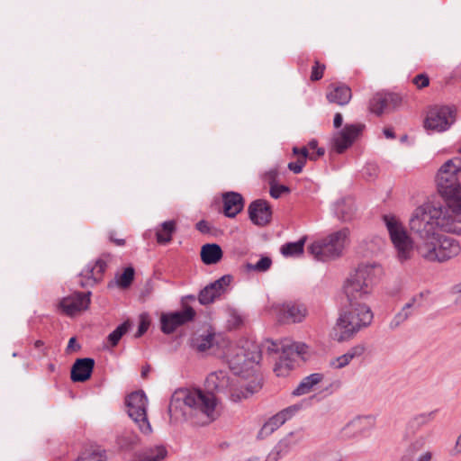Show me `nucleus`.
Here are the masks:
<instances>
[{
  "instance_id": "obj_1",
  "label": "nucleus",
  "mask_w": 461,
  "mask_h": 461,
  "mask_svg": "<svg viewBox=\"0 0 461 461\" xmlns=\"http://www.w3.org/2000/svg\"><path fill=\"white\" fill-rule=\"evenodd\" d=\"M207 392L196 388H180L174 392L168 405L171 418L199 416L201 424H208L218 417L217 399L213 392L225 393L230 387L227 372L220 370L211 373L205 380Z\"/></svg>"
},
{
  "instance_id": "obj_2",
  "label": "nucleus",
  "mask_w": 461,
  "mask_h": 461,
  "mask_svg": "<svg viewBox=\"0 0 461 461\" xmlns=\"http://www.w3.org/2000/svg\"><path fill=\"white\" fill-rule=\"evenodd\" d=\"M446 206L424 203L417 207L411 218L433 227L436 231L461 234V198L446 199Z\"/></svg>"
},
{
  "instance_id": "obj_3",
  "label": "nucleus",
  "mask_w": 461,
  "mask_h": 461,
  "mask_svg": "<svg viewBox=\"0 0 461 461\" xmlns=\"http://www.w3.org/2000/svg\"><path fill=\"white\" fill-rule=\"evenodd\" d=\"M348 309L342 312L332 330V338L338 342L353 339L361 330L371 325L374 314L364 302H348Z\"/></svg>"
},
{
  "instance_id": "obj_4",
  "label": "nucleus",
  "mask_w": 461,
  "mask_h": 461,
  "mask_svg": "<svg viewBox=\"0 0 461 461\" xmlns=\"http://www.w3.org/2000/svg\"><path fill=\"white\" fill-rule=\"evenodd\" d=\"M226 357L230 368L235 374H240L259 363L261 351L259 345L256 342L249 339H241L228 348Z\"/></svg>"
},
{
  "instance_id": "obj_5",
  "label": "nucleus",
  "mask_w": 461,
  "mask_h": 461,
  "mask_svg": "<svg viewBox=\"0 0 461 461\" xmlns=\"http://www.w3.org/2000/svg\"><path fill=\"white\" fill-rule=\"evenodd\" d=\"M461 148L458 156L446 161L437 175L439 193L446 199L461 198Z\"/></svg>"
},
{
  "instance_id": "obj_6",
  "label": "nucleus",
  "mask_w": 461,
  "mask_h": 461,
  "mask_svg": "<svg viewBox=\"0 0 461 461\" xmlns=\"http://www.w3.org/2000/svg\"><path fill=\"white\" fill-rule=\"evenodd\" d=\"M349 230L343 228L325 238L314 240L308 247V252L319 261L335 259L342 255L348 241Z\"/></svg>"
},
{
  "instance_id": "obj_7",
  "label": "nucleus",
  "mask_w": 461,
  "mask_h": 461,
  "mask_svg": "<svg viewBox=\"0 0 461 461\" xmlns=\"http://www.w3.org/2000/svg\"><path fill=\"white\" fill-rule=\"evenodd\" d=\"M375 266L362 265L348 279L344 290L348 302H361L372 292L375 282Z\"/></svg>"
},
{
  "instance_id": "obj_8",
  "label": "nucleus",
  "mask_w": 461,
  "mask_h": 461,
  "mask_svg": "<svg viewBox=\"0 0 461 461\" xmlns=\"http://www.w3.org/2000/svg\"><path fill=\"white\" fill-rule=\"evenodd\" d=\"M383 221L387 229L390 240L395 249L396 257L402 263L411 258L413 241L400 220L393 214L383 216Z\"/></svg>"
},
{
  "instance_id": "obj_9",
  "label": "nucleus",
  "mask_w": 461,
  "mask_h": 461,
  "mask_svg": "<svg viewBox=\"0 0 461 461\" xmlns=\"http://www.w3.org/2000/svg\"><path fill=\"white\" fill-rule=\"evenodd\" d=\"M307 346L304 343L294 342L290 339H284L277 345L271 342L268 349L274 352L281 350L280 359L276 363L274 372L277 376H285L293 367L295 356H303L307 352Z\"/></svg>"
},
{
  "instance_id": "obj_10",
  "label": "nucleus",
  "mask_w": 461,
  "mask_h": 461,
  "mask_svg": "<svg viewBox=\"0 0 461 461\" xmlns=\"http://www.w3.org/2000/svg\"><path fill=\"white\" fill-rule=\"evenodd\" d=\"M409 225L411 231L418 238L416 250L423 259L427 261L423 249H430L432 253L439 254L441 234L438 231L434 230L428 222L423 223L411 218H410Z\"/></svg>"
},
{
  "instance_id": "obj_11",
  "label": "nucleus",
  "mask_w": 461,
  "mask_h": 461,
  "mask_svg": "<svg viewBox=\"0 0 461 461\" xmlns=\"http://www.w3.org/2000/svg\"><path fill=\"white\" fill-rule=\"evenodd\" d=\"M129 417L138 425L141 432H151V426L147 416L148 398L143 391L130 393L125 399Z\"/></svg>"
},
{
  "instance_id": "obj_12",
  "label": "nucleus",
  "mask_w": 461,
  "mask_h": 461,
  "mask_svg": "<svg viewBox=\"0 0 461 461\" xmlns=\"http://www.w3.org/2000/svg\"><path fill=\"white\" fill-rule=\"evenodd\" d=\"M456 114L457 109L455 105H436L428 111L424 127L436 132L446 131L455 123Z\"/></svg>"
},
{
  "instance_id": "obj_13",
  "label": "nucleus",
  "mask_w": 461,
  "mask_h": 461,
  "mask_svg": "<svg viewBox=\"0 0 461 461\" xmlns=\"http://www.w3.org/2000/svg\"><path fill=\"white\" fill-rule=\"evenodd\" d=\"M91 294V292H74L60 300L59 308L64 314L74 316L77 312L88 309Z\"/></svg>"
},
{
  "instance_id": "obj_14",
  "label": "nucleus",
  "mask_w": 461,
  "mask_h": 461,
  "mask_svg": "<svg viewBox=\"0 0 461 461\" xmlns=\"http://www.w3.org/2000/svg\"><path fill=\"white\" fill-rule=\"evenodd\" d=\"M364 129L365 125L363 123L346 124L333 138V148L336 152L341 154L348 149L359 137Z\"/></svg>"
},
{
  "instance_id": "obj_15",
  "label": "nucleus",
  "mask_w": 461,
  "mask_h": 461,
  "mask_svg": "<svg viewBox=\"0 0 461 461\" xmlns=\"http://www.w3.org/2000/svg\"><path fill=\"white\" fill-rule=\"evenodd\" d=\"M195 312L192 307H186L183 311L163 313L160 317L161 330L165 334L173 333L176 328L192 321Z\"/></svg>"
},
{
  "instance_id": "obj_16",
  "label": "nucleus",
  "mask_w": 461,
  "mask_h": 461,
  "mask_svg": "<svg viewBox=\"0 0 461 461\" xmlns=\"http://www.w3.org/2000/svg\"><path fill=\"white\" fill-rule=\"evenodd\" d=\"M402 103L398 94L389 92H378L369 101V109L373 113L381 115L396 109Z\"/></svg>"
},
{
  "instance_id": "obj_17",
  "label": "nucleus",
  "mask_w": 461,
  "mask_h": 461,
  "mask_svg": "<svg viewBox=\"0 0 461 461\" xmlns=\"http://www.w3.org/2000/svg\"><path fill=\"white\" fill-rule=\"evenodd\" d=\"M423 251L427 261L441 263L456 257L460 253L461 248L456 240L441 235L439 254H434L430 249H423Z\"/></svg>"
},
{
  "instance_id": "obj_18",
  "label": "nucleus",
  "mask_w": 461,
  "mask_h": 461,
  "mask_svg": "<svg viewBox=\"0 0 461 461\" xmlns=\"http://www.w3.org/2000/svg\"><path fill=\"white\" fill-rule=\"evenodd\" d=\"M232 280L230 275L222 276L218 280L206 285L198 295V301L203 305H207L219 299L227 290Z\"/></svg>"
},
{
  "instance_id": "obj_19",
  "label": "nucleus",
  "mask_w": 461,
  "mask_h": 461,
  "mask_svg": "<svg viewBox=\"0 0 461 461\" xmlns=\"http://www.w3.org/2000/svg\"><path fill=\"white\" fill-rule=\"evenodd\" d=\"M106 267L107 264L102 258H98L95 261L89 262L79 274L80 285L82 287L94 286L95 285L102 281Z\"/></svg>"
},
{
  "instance_id": "obj_20",
  "label": "nucleus",
  "mask_w": 461,
  "mask_h": 461,
  "mask_svg": "<svg viewBox=\"0 0 461 461\" xmlns=\"http://www.w3.org/2000/svg\"><path fill=\"white\" fill-rule=\"evenodd\" d=\"M374 426L375 418L373 416H357L341 429V437L349 439L363 436Z\"/></svg>"
},
{
  "instance_id": "obj_21",
  "label": "nucleus",
  "mask_w": 461,
  "mask_h": 461,
  "mask_svg": "<svg viewBox=\"0 0 461 461\" xmlns=\"http://www.w3.org/2000/svg\"><path fill=\"white\" fill-rule=\"evenodd\" d=\"M307 314L306 305L300 302H286L279 308L280 318L289 323L302 322Z\"/></svg>"
},
{
  "instance_id": "obj_22",
  "label": "nucleus",
  "mask_w": 461,
  "mask_h": 461,
  "mask_svg": "<svg viewBox=\"0 0 461 461\" xmlns=\"http://www.w3.org/2000/svg\"><path fill=\"white\" fill-rule=\"evenodd\" d=\"M250 221L258 226H265L271 221L272 211L267 201L258 199L253 201L248 208Z\"/></svg>"
},
{
  "instance_id": "obj_23",
  "label": "nucleus",
  "mask_w": 461,
  "mask_h": 461,
  "mask_svg": "<svg viewBox=\"0 0 461 461\" xmlns=\"http://www.w3.org/2000/svg\"><path fill=\"white\" fill-rule=\"evenodd\" d=\"M223 213L226 217L234 218L244 207V199L237 192H227L222 194Z\"/></svg>"
},
{
  "instance_id": "obj_24",
  "label": "nucleus",
  "mask_w": 461,
  "mask_h": 461,
  "mask_svg": "<svg viewBox=\"0 0 461 461\" xmlns=\"http://www.w3.org/2000/svg\"><path fill=\"white\" fill-rule=\"evenodd\" d=\"M95 366V360L90 357L77 359L71 368V380L73 382H85L90 378Z\"/></svg>"
},
{
  "instance_id": "obj_25",
  "label": "nucleus",
  "mask_w": 461,
  "mask_h": 461,
  "mask_svg": "<svg viewBox=\"0 0 461 461\" xmlns=\"http://www.w3.org/2000/svg\"><path fill=\"white\" fill-rule=\"evenodd\" d=\"M328 101L340 106L348 104L352 98L351 88L346 85H331L326 94Z\"/></svg>"
},
{
  "instance_id": "obj_26",
  "label": "nucleus",
  "mask_w": 461,
  "mask_h": 461,
  "mask_svg": "<svg viewBox=\"0 0 461 461\" xmlns=\"http://www.w3.org/2000/svg\"><path fill=\"white\" fill-rule=\"evenodd\" d=\"M421 299L422 294L411 297V299L402 307V309L394 315L389 323V328L391 330H395L406 320H408V318L411 315V309L414 307H420Z\"/></svg>"
},
{
  "instance_id": "obj_27",
  "label": "nucleus",
  "mask_w": 461,
  "mask_h": 461,
  "mask_svg": "<svg viewBox=\"0 0 461 461\" xmlns=\"http://www.w3.org/2000/svg\"><path fill=\"white\" fill-rule=\"evenodd\" d=\"M333 212L340 221H350L355 214L354 201L351 198L339 199L334 203Z\"/></svg>"
},
{
  "instance_id": "obj_28",
  "label": "nucleus",
  "mask_w": 461,
  "mask_h": 461,
  "mask_svg": "<svg viewBox=\"0 0 461 461\" xmlns=\"http://www.w3.org/2000/svg\"><path fill=\"white\" fill-rule=\"evenodd\" d=\"M323 380V375L321 373H313L305 376L297 387L293 391L294 396H301L312 392L313 387Z\"/></svg>"
},
{
  "instance_id": "obj_29",
  "label": "nucleus",
  "mask_w": 461,
  "mask_h": 461,
  "mask_svg": "<svg viewBox=\"0 0 461 461\" xmlns=\"http://www.w3.org/2000/svg\"><path fill=\"white\" fill-rule=\"evenodd\" d=\"M221 258L222 249L218 244H204L201 249V259L205 265L216 264Z\"/></svg>"
},
{
  "instance_id": "obj_30",
  "label": "nucleus",
  "mask_w": 461,
  "mask_h": 461,
  "mask_svg": "<svg viewBox=\"0 0 461 461\" xmlns=\"http://www.w3.org/2000/svg\"><path fill=\"white\" fill-rule=\"evenodd\" d=\"M285 422V418L277 412L271 418H269L262 426L260 430L258 433V439H264L269 435H271L274 431H276L278 428H280Z\"/></svg>"
},
{
  "instance_id": "obj_31",
  "label": "nucleus",
  "mask_w": 461,
  "mask_h": 461,
  "mask_svg": "<svg viewBox=\"0 0 461 461\" xmlns=\"http://www.w3.org/2000/svg\"><path fill=\"white\" fill-rule=\"evenodd\" d=\"M176 230L175 221H166L160 224L156 231V240L158 244H167L172 240V236Z\"/></svg>"
},
{
  "instance_id": "obj_32",
  "label": "nucleus",
  "mask_w": 461,
  "mask_h": 461,
  "mask_svg": "<svg viewBox=\"0 0 461 461\" xmlns=\"http://www.w3.org/2000/svg\"><path fill=\"white\" fill-rule=\"evenodd\" d=\"M215 342V334L208 331L206 334L194 336L191 339V346L198 352H205L211 348Z\"/></svg>"
},
{
  "instance_id": "obj_33",
  "label": "nucleus",
  "mask_w": 461,
  "mask_h": 461,
  "mask_svg": "<svg viewBox=\"0 0 461 461\" xmlns=\"http://www.w3.org/2000/svg\"><path fill=\"white\" fill-rule=\"evenodd\" d=\"M436 413L437 411H432L415 415L408 423L409 429L413 432L420 430L422 427L433 421Z\"/></svg>"
},
{
  "instance_id": "obj_34",
  "label": "nucleus",
  "mask_w": 461,
  "mask_h": 461,
  "mask_svg": "<svg viewBox=\"0 0 461 461\" xmlns=\"http://www.w3.org/2000/svg\"><path fill=\"white\" fill-rule=\"evenodd\" d=\"M305 241L306 237H303L295 242H287L281 247L280 252L286 258L300 256L303 253Z\"/></svg>"
},
{
  "instance_id": "obj_35",
  "label": "nucleus",
  "mask_w": 461,
  "mask_h": 461,
  "mask_svg": "<svg viewBox=\"0 0 461 461\" xmlns=\"http://www.w3.org/2000/svg\"><path fill=\"white\" fill-rule=\"evenodd\" d=\"M300 438L294 432L288 433L285 437L280 439L275 447L285 456L294 447L298 444Z\"/></svg>"
},
{
  "instance_id": "obj_36",
  "label": "nucleus",
  "mask_w": 461,
  "mask_h": 461,
  "mask_svg": "<svg viewBox=\"0 0 461 461\" xmlns=\"http://www.w3.org/2000/svg\"><path fill=\"white\" fill-rule=\"evenodd\" d=\"M131 323L129 321H126L120 324L113 331H112L108 337L107 341L109 342L112 348H114L118 345L122 337L128 332L130 330Z\"/></svg>"
},
{
  "instance_id": "obj_37",
  "label": "nucleus",
  "mask_w": 461,
  "mask_h": 461,
  "mask_svg": "<svg viewBox=\"0 0 461 461\" xmlns=\"http://www.w3.org/2000/svg\"><path fill=\"white\" fill-rule=\"evenodd\" d=\"M276 176V171H270V172L267 173V179L269 180V182L271 184L270 195L273 198L277 199L282 195V194L289 193L290 190L286 185L273 184L272 182L275 180Z\"/></svg>"
},
{
  "instance_id": "obj_38",
  "label": "nucleus",
  "mask_w": 461,
  "mask_h": 461,
  "mask_svg": "<svg viewBox=\"0 0 461 461\" xmlns=\"http://www.w3.org/2000/svg\"><path fill=\"white\" fill-rule=\"evenodd\" d=\"M272 266V259L267 256H263L256 264L247 263L246 269L249 271H255L258 273H265L270 269Z\"/></svg>"
},
{
  "instance_id": "obj_39",
  "label": "nucleus",
  "mask_w": 461,
  "mask_h": 461,
  "mask_svg": "<svg viewBox=\"0 0 461 461\" xmlns=\"http://www.w3.org/2000/svg\"><path fill=\"white\" fill-rule=\"evenodd\" d=\"M139 438L133 433H125L117 438V443L122 449H130L137 445Z\"/></svg>"
},
{
  "instance_id": "obj_40",
  "label": "nucleus",
  "mask_w": 461,
  "mask_h": 461,
  "mask_svg": "<svg viewBox=\"0 0 461 461\" xmlns=\"http://www.w3.org/2000/svg\"><path fill=\"white\" fill-rule=\"evenodd\" d=\"M134 269L131 267H126L124 271L117 277V284L122 288L130 286L134 278Z\"/></svg>"
},
{
  "instance_id": "obj_41",
  "label": "nucleus",
  "mask_w": 461,
  "mask_h": 461,
  "mask_svg": "<svg viewBox=\"0 0 461 461\" xmlns=\"http://www.w3.org/2000/svg\"><path fill=\"white\" fill-rule=\"evenodd\" d=\"M303 408V404H294L291 406H288L282 411H280V414L283 416V418H285V421L290 420L293 416H294L301 409Z\"/></svg>"
},
{
  "instance_id": "obj_42",
  "label": "nucleus",
  "mask_w": 461,
  "mask_h": 461,
  "mask_svg": "<svg viewBox=\"0 0 461 461\" xmlns=\"http://www.w3.org/2000/svg\"><path fill=\"white\" fill-rule=\"evenodd\" d=\"M309 461H337V458L332 452H317L309 458Z\"/></svg>"
},
{
  "instance_id": "obj_43",
  "label": "nucleus",
  "mask_w": 461,
  "mask_h": 461,
  "mask_svg": "<svg viewBox=\"0 0 461 461\" xmlns=\"http://www.w3.org/2000/svg\"><path fill=\"white\" fill-rule=\"evenodd\" d=\"M325 69V66L321 64L319 61H315L314 66L312 68L311 79L312 81H317L321 79L323 76V72Z\"/></svg>"
},
{
  "instance_id": "obj_44",
  "label": "nucleus",
  "mask_w": 461,
  "mask_h": 461,
  "mask_svg": "<svg viewBox=\"0 0 461 461\" xmlns=\"http://www.w3.org/2000/svg\"><path fill=\"white\" fill-rule=\"evenodd\" d=\"M414 85L417 86L418 88H423L429 84V77L425 74H419L414 77L412 79Z\"/></svg>"
},
{
  "instance_id": "obj_45",
  "label": "nucleus",
  "mask_w": 461,
  "mask_h": 461,
  "mask_svg": "<svg viewBox=\"0 0 461 461\" xmlns=\"http://www.w3.org/2000/svg\"><path fill=\"white\" fill-rule=\"evenodd\" d=\"M262 387V382L260 379H257V381L250 382L246 386L247 393H245V397H248L249 395L253 394L254 393L258 392Z\"/></svg>"
},
{
  "instance_id": "obj_46",
  "label": "nucleus",
  "mask_w": 461,
  "mask_h": 461,
  "mask_svg": "<svg viewBox=\"0 0 461 461\" xmlns=\"http://www.w3.org/2000/svg\"><path fill=\"white\" fill-rule=\"evenodd\" d=\"M78 461H106V456L100 453H90L86 456H80Z\"/></svg>"
},
{
  "instance_id": "obj_47",
  "label": "nucleus",
  "mask_w": 461,
  "mask_h": 461,
  "mask_svg": "<svg viewBox=\"0 0 461 461\" xmlns=\"http://www.w3.org/2000/svg\"><path fill=\"white\" fill-rule=\"evenodd\" d=\"M348 351L353 357V358L360 357L366 351V346L364 344H357L350 348Z\"/></svg>"
},
{
  "instance_id": "obj_48",
  "label": "nucleus",
  "mask_w": 461,
  "mask_h": 461,
  "mask_svg": "<svg viewBox=\"0 0 461 461\" xmlns=\"http://www.w3.org/2000/svg\"><path fill=\"white\" fill-rule=\"evenodd\" d=\"M305 162L300 160L297 158L295 162H290L288 164V168L294 174H300L303 171V167L305 166Z\"/></svg>"
},
{
  "instance_id": "obj_49",
  "label": "nucleus",
  "mask_w": 461,
  "mask_h": 461,
  "mask_svg": "<svg viewBox=\"0 0 461 461\" xmlns=\"http://www.w3.org/2000/svg\"><path fill=\"white\" fill-rule=\"evenodd\" d=\"M330 366L333 367V368H336V369H340V368H343L345 366H347V363L345 362V358L343 357V355L332 359L330 361Z\"/></svg>"
},
{
  "instance_id": "obj_50",
  "label": "nucleus",
  "mask_w": 461,
  "mask_h": 461,
  "mask_svg": "<svg viewBox=\"0 0 461 461\" xmlns=\"http://www.w3.org/2000/svg\"><path fill=\"white\" fill-rule=\"evenodd\" d=\"M284 456L274 447L267 456L265 461H279Z\"/></svg>"
},
{
  "instance_id": "obj_51",
  "label": "nucleus",
  "mask_w": 461,
  "mask_h": 461,
  "mask_svg": "<svg viewBox=\"0 0 461 461\" xmlns=\"http://www.w3.org/2000/svg\"><path fill=\"white\" fill-rule=\"evenodd\" d=\"M284 456L274 447L267 456L265 461H279Z\"/></svg>"
},
{
  "instance_id": "obj_52",
  "label": "nucleus",
  "mask_w": 461,
  "mask_h": 461,
  "mask_svg": "<svg viewBox=\"0 0 461 461\" xmlns=\"http://www.w3.org/2000/svg\"><path fill=\"white\" fill-rule=\"evenodd\" d=\"M34 348L39 349L40 353L38 357H42L48 356V348L44 346V342L41 339H38L34 342Z\"/></svg>"
},
{
  "instance_id": "obj_53",
  "label": "nucleus",
  "mask_w": 461,
  "mask_h": 461,
  "mask_svg": "<svg viewBox=\"0 0 461 461\" xmlns=\"http://www.w3.org/2000/svg\"><path fill=\"white\" fill-rule=\"evenodd\" d=\"M196 229L202 233H209L210 232V226H209L208 222L204 220L199 221L196 223Z\"/></svg>"
},
{
  "instance_id": "obj_54",
  "label": "nucleus",
  "mask_w": 461,
  "mask_h": 461,
  "mask_svg": "<svg viewBox=\"0 0 461 461\" xmlns=\"http://www.w3.org/2000/svg\"><path fill=\"white\" fill-rule=\"evenodd\" d=\"M425 444H426V438L424 437H420L411 444V447L415 450H420L424 447Z\"/></svg>"
},
{
  "instance_id": "obj_55",
  "label": "nucleus",
  "mask_w": 461,
  "mask_h": 461,
  "mask_svg": "<svg viewBox=\"0 0 461 461\" xmlns=\"http://www.w3.org/2000/svg\"><path fill=\"white\" fill-rule=\"evenodd\" d=\"M80 349V345L77 344L76 338L72 337L68 343L67 351H73Z\"/></svg>"
},
{
  "instance_id": "obj_56",
  "label": "nucleus",
  "mask_w": 461,
  "mask_h": 461,
  "mask_svg": "<svg viewBox=\"0 0 461 461\" xmlns=\"http://www.w3.org/2000/svg\"><path fill=\"white\" fill-rule=\"evenodd\" d=\"M342 122H343V117H342V114L340 113H337L335 115H334V119H333V125L335 128H339L341 125H342Z\"/></svg>"
},
{
  "instance_id": "obj_57",
  "label": "nucleus",
  "mask_w": 461,
  "mask_h": 461,
  "mask_svg": "<svg viewBox=\"0 0 461 461\" xmlns=\"http://www.w3.org/2000/svg\"><path fill=\"white\" fill-rule=\"evenodd\" d=\"M341 387V382L339 380L333 381L326 390H330V393L338 391Z\"/></svg>"
},
{
  "instance_id": "obj_58",
  "label": "nucleus",
  "mask_w": 461,
  "mask_h": 461,
  "mask_svg": "<svg viewBox=\"0 0 461 461\" xmlns=\"http://www.w3.org/2000/svg\"><path fill=\"white\" fill-rule=\"evenodd\" d=\"M308 157H309L308 148L307 147L300 148V157L298 158L306 163Z\"/></svg>"
},
{
  "instance_id": "obj_59",
  "label": "nucleus",
  "mask_w": 461,
  "mask_h": 461,
  "mask_svg": "<svg viewBox=\"0 0 461 461\" xmlns=\"http://www.w3.org/2000/svg\"><path fill=\"white\" fill-rule=\"evenodd\" d=\"M148 330V324L144 321L140 322L138 328V331L136 333V337L142 336Z\"/></svg>"
},
{
  "instance_id": "obj_60",
  "label": "nucleus",
  "mask_w": 461,
  "mask_h": 461,
  "mask_svg": "<svg viewBox=\"0 0 461 461\" xmlns=\"http://www.w3.org/2000/svg\"><path fill=\"white\" fill-rule=\"evenodd\" d=\"M384 135L387 139H395V134L393 128H384L383 130Z\"/></svg>"
},
{
  "instance_id": "obj_61",
  "label": "nucleus",
  "mask_w": 461,
  "mask_h": 461,
  "mask_svg": "<svg viewBox=\"0 0 461 461\" xmlns=\"http://www.w3.org/2000/svg\"><path fill=\"white\" fill-rule=\"evenodd\" d=\"M432 458V454L429 452V451H427V452H424L423 454H421L417 461H430Z\"/></svg>"
},
{
  "instance_id": "obj_62",
  "label": "nucleus",
  "mask_w": 461,
  "mask_h": 461,
  "mask_svg": "<svg viewBox=\"0 0 461 461\" xmlns=\"http://www.w3.org/2000/svg\"><path fill=\"white\" fill-rule=\"evenodd\" d=\"M110 240L113 242L116 246H123L125 244V240L123 239H116L113 237V233H110Z\"/></svg>"
},
{
  "instance_id": "obj_63",
  "label": "nucleus",
  "mask_w": 461,
  "mask_h": 461,
  "mask_svg": "<svg viewBox=\"0 0 461 461\" xmlns=\"http://www.w3.org/2000/svg\"><path fill=\"white\" fill-rule=\"evenodd\" d=\"M316 149V156H310L311 160H317L319 158L324 155L325 150L323 148H317Z\"/></svg>"
},
{
  "instance_id": "obj_64",
  "label": "nucleus",
  "mask_w": 461,
  "mask_h": 461,
  "mask_svg": "<svg viewBox=\"0 0 461 461\" xmlns=\"http://www.w3.org/2000/svg\"><path fill=\"white\" fill-rule=\"evenodd\" d=\"M455 450L456 453H461V434L458 436L456 439Z\"/></svg>"
}]
</instances>
